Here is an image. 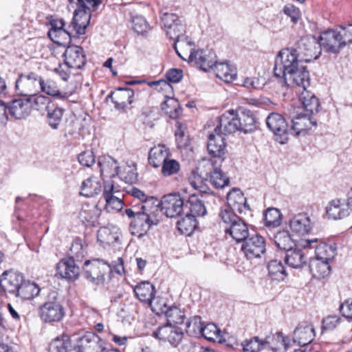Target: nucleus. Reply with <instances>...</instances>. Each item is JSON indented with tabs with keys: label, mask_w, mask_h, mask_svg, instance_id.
<instances>
[{
	"label": "nucleus",
	"mask_w": 352,
	"mask_h": 352,
	"mask_svg": "<svg viewBox=\"0 0 352 352\" xmlns=\"http://www.w3.org/2000/svg\"><path fill=\"white\" fill-rule=\"evenodd\" d=\"M129 192L138 199V202L132 204L131 208H126L124 210V214L131 219V233L142 236L147 233L153 225L158 223L155 214L157 211L156 199L135 187L131 188Z\"/></svg>",
	"instance_id": "1"
},
{
	"label": "nucleus",
	"mask_w": 352,
	"mask_h": 352,
	"mask_svg": "<svg viewBox=\"0 0 352 352\" xmlns=\"http://www.w3.org/2000/svg\"><path fill=\"white\" fill-rule=\"evenodd\" d=\"M321 45L325 52L338 54L346 46L352 44V24L340 25L329 29L320 35Z\"/></svg>",
	"instance_id": "2"
},
{
	"label": "nucleus",
	"mask_w": 352,
	"mask_h": 352,
	"mask_svg": "<svg viewBox=\"0 0 352 352\" xmlns=\"http://www.w3.org/2000/svg\"><path fill=\"white\" fill-rule=\"evenodd\" d=\"M301 58L294 48H286L280 51L276 57L274 73V76L280 78L281 85L287 86V76L292 74L300 66Z\"/></svg>",
	"instance_id": "3"
},
{
	"label": "nucleus",
	"mask_w": 352,
	"mask_h": 352,
	"mask_svg": "<svg viewBox=\"0 0 352 352\" xmlns=\"http://www.w3.org/2000/svg\"><path fill=\"white\" fill-rule=\"evenodd\" d=\"M219 218L226 235H230L236 242L244 241L249 236L248 225L243 217L226 210L219 212Z\"/></svg>",
	"instance_id": "4"
},
{
	"label": "nucleus",
	"mask_w": 352,
	"mask_h": 352,
	"mask_svg": "<svg viewBox=\"0 0 352 352\" xmlns=\"http://www.w3.org/2000/svg\"><path fill=\"white\" fill-rule=\"evenodd\" d=\"M161 21L163 24L166 36L174 40V48L179 56L183 58L177 49V44L190 43L186 41V25L182 23L178 16L174 13L162 12Z\"/></svg>",
	"instance_id": "5"
},
{
	"label": "nucleus",
	"mask_w": 352,
	"mask_h": 352,
	"mask_svg": "<svg viewBox=\"0 0 352 352\" xmlns=\"http://www.w3.org/2000/svg\"><path fill=\"white\" fill-rule=\"evenodd\" d=\"M320 38L312 35L303 36L296 43L297 52L303 62L309 63L318 59L322 52Z\"/></svg>",
	"instance_id": "6"
},
{
	"label": "nucleus",
	"mask_w": 352,
	"mask_h": 352,
	"mask_svg": "<svg viewBox=\"0 0 352 352\" xmlns=\"http://www.w3.org/2000/svg\"><path fill=\"white\" fill-rule=\"evenodd\" d=\"M38 314L45 323L59 322L65 317V311L63 305L54 295L40 305Z\"/></svg>",
	"instance_id": "7"
},
{
	"label": "nucleus",
	"mask_w": 352,
	"mask_h": 352,
	"mask_svg": "<svg viewBox=\"0 0 352 352\" xmlns=\"http://www.w3.org/2000/svg\"><path fill=\"white\" fill-rule=\"evenodd\" d=\"M91 19L90 1L89 0H77V8L70 23V28L75 30L77 35H84Z\"/></svg>",
	"instance_id": "8"
},
{
	"label": "nucleus",
	"mask_w": 352,
	"mask_h": 352,
	"mask_svg": "<svg viewBox=\"0 0 352 352\" xmlns=\"http://www.w3.org/2000/svg\"><path fill=\"white\" fill-rule=\"evenodd\" d=\"M41 76L34 72L20 74L15 82V91L19 96H30L39 92Z\"/></svg>",
	"instance_id": "9"
},
{
	"label": "nucleus",
	"mask_w": 352,
	"mask_h": 352,
	"mask_svg": "<svg viewBox=\"0 0 352 352\" xmlns=\"http://www.w3.org/2000/svg\"><path fill=\"white\" fill-rule=\"evenodd\" d=\"M157 205L160 206L161 211L167 217L174 218L181 215L184 212V199L178 192L164 195L161 201Z\"/></svg>",
	"instance_id": "10"
},
{
	"label": "nucleus",
	"mask_w": 352,
	"mask_h": 352,
	"mask_svg": "<svg viewBox=\"0 0 352 352\" xmlns=\"http://www.w3.org/2000/svg\"><path fill=\"white\" fill-rule=\"evenodd\" d=\"M267 128L274 134L276 141L285 144L289 139V127L285 118L280 113H271L266 119Z\"/></svg>",
	"instance_id": "11"
},
{
	"label": "nucleus",
	"mask_w": 352,
	"mask_h": 352,
	"mask_svg": "<svg viewBox=\"0 0 352 352\" xmlns=\"http://www.w3.org/2000/svg\"><path fill=\"white\" fill-rule=\"evenodd\" d=\"M230 211L232 214H246L250 212V207L247 204V199L243 192L238 188H233L227 195V205L221 208L220 212Z\"/></svg>",
	"instance_id": "12"
},
{
	"label": "nucleus",
	"mask_w": 352,
	"mask_h": 352,
	"mask_svg": "<svg viewBox=\"0 0 352 352\" xmlns=\"http://www.w3.org/2000/svg\"><path fill=\"white\" fill-rule=\"evenodd\" d=\"M153 336L160 340L168 342L173 347H177L183 340L184 332L176 325L165 324L159 327L153 333Z\"/></svg>",
	"instance_id": "13"
},
{
	"label": "nucleus",
	"mask_w": 352,
	"mask_h": 352,
	"mask_svg": "<svg viewBox=\"0 0 352 352\" xmlns=\"http://www.w3.org/2000/svg\"><path fill=\"white\" fill-rule=\"evenodd\" d=\"M207 149L208 154L217 160L212 162L214 166L219 161L221 164L224 160V155L226 149V143L224 136L220 133H215V131L208 135Z\"/></svg>",
	"instance_id": "14"
},
{
	"label": "nucleus",
	"mask_w": 352,
	"mask_h": 352,
	"mask_svg": "<svg viewBox=\"0 0 352 352\" xmlns=\"http://www.w3.org/2000/svg\"><path fill=\"white\" fill-rule=\"evenodd\" d=\"M188 61L194 63L200 69L208 72L213 69L217 60L215 52L212 50H198L190 52Z\"/></svg>",
	"instance_id": "15"
},
{
	"label": "nucleus",
	"mask_w": 352,
	"mask_h": 352,
	"mask_svg": "<svg viewBox=\"0 0 352 352\" xmlns=\"http://www.w3.org/2000/svg\"><path fill=\"white\" fill-rule=\"evenodd\" d=\"M315 338V329L312 324L307 322L300 323L294 331V342H297L302 346H307ZM304 352H318V349L307 350V347L304 349Z\"/></svg>",
	"instance_id": "16"
},
{
	"label": "nucleus",
	"mask_w": 352,
	"mask_h": 352,
	"mask_svg": "<svg viewBox=\"0 0 352 352\" xmlns=\"http://www.w3.org/2000/svg\"><path fill=\"white\" fill-rule=\"evenodd\" d=\"M240 122L237 118L236 112L229 110L223 113L218 118V124L215 127V133H220L223 135L232 134L239 131Z\"/></svg>",
	"instance_id": "17"
},
{
	"label": "nucleus",
	"mask_w": 352,
	"mask_h": 352,
	"mask_svg": "<svg viewBox=\"0 0 352 352\" xmlns=\"http://www.w3.org/2000/svg\"><path fill=\"white\" fill-rule=\"evenodd\" d=\"M241 250L248 259L260 258L265 252V241L261 235H253L243 241Z\"/></svg>",
	"instance_id": "18"
},
{
	"label": "nucleus",
	"mask_w": 352,
	"mask_h": 352,
	"mask_svg": "<svg viewBox=\"0 0 352 352\" xmlns=\"http://www.w3.org/2000/svg\"><path fill=\"white\" fill-rule=\"evenodd\" d=\"M24 277L20 272L10 270L1 276L0 285L6 293L16 296Z\"/></svg>",
	"instance_id": "19"
},
{
	"label": "nucleus",
	"mask_w": 352,
	"mask_h": 352,
	"mask_svg": "<svg viewBox=\"0 0 352 352\" xmlns=\"http://www.w3.org/2000/svg\"><path fill=\"white\" fill-rule=\"evenodd\" d=\"M10 116L24 119L31 113V103L27 96H21L6 103Z\"/></svg>",
	"instance_id": "20"
},
{
	"label": "nucleus",
	"mask_w": 352,
	"mask_h": 352,
	"mask_svg": "<svg viewBox=\"0 0 352 352\" xmlns=\"http://www.w3.org/2000/svg\"><path fill=\"white\" fill-rule=\"evenodd\" d=\"M63 56L66 65L70 68L81 69L87 62L83 49L78 45H69Z\"/></svg>",
	"instance_id": "21"
},
{
	"label": "nucleus",
	"mask_w": 352,
	"mask_h": 352,
	"mask_svg": "<svg viewBox=\"0 0 352 352\" xmlns=\"http://www.w3.org/2000/svg\"><path fill=\"white\" fill-rule=\"evenodd\" d=\"M316 124L317 121L311 115L298 114L292 119V125L289 128V135L298 136L305 134L307 131L311 129L312 126H316Z\"/></svg>",
	"instance_id": "22"
},
{
	"label": "nucleus",
	"mask_w": 352,
	"mask_h": 352,
	"mask_svg": "<svg viewBox=\"0 0 352 352\" xmlns=\"http://www.w3.org/2000/svg\"><path fill=\"white\" fill-rule=\"evenodd\" d=\"M133 96L134 91L131 89L120 87L111 91L107 96V99L111 100L116 109L123 110L133 102Z\"/></svg>",
	"instance_id": "23"
},
{
	"label": "nucleus",
	"mask_w": 352,
	"mask_h": 352,
	"mask_svg": "<svg viewBox=\"0 0 352 352\" xmlns=\"http://www.w3.org/2000/svg\"><path fill=\"white\" fill-rule=\"evenodd\" d=\"M57 274L61 278L69 280H75L78 278L80 270L76 265L75 260L71 257L61 259L56 265Z\"/></svg>",
	"instance_id": "24"
},
{
	"label": "nucleus",
	"mask_w": 352,
	"mask_h": 352,
	"mask_svg": "<svg viewBox=\"0 0 352 352\" xmlns=\"http://www.w3.org/2000/svg\"><path fill=\"white\" fill-rule=\"evenodd\" d=\"M349 203L341 199L331 201L327 207L326 213L329 218L333 220L343 219L351 212Z\"/></svg>",
	"instance_id": "25"
},
{
	"label": "nucleus",
	"mask_w": 352,
	"mask_h": 352,
	"mask_svg": "<svg viewBox=\"0 0 352 352\" xmlns=\"http://www.w3.org/2000/svg\"><path fill=\"white\" fill-rule=\"evenodd\" d=\"M100 338L95 333H89L80 338L78 344L75 346L76 352H100L104 350L99 344Z\"/></svg>",
	"instance_id": "26"
},
{
	"label": "nucleus",
	"mask_w": 352,
	"mask_h": 352,
	"mask_svg": "<svg viewBox=\"0 0 352 352\" xmlns=\"http://www.w3.org/2000/svg\"><path fill=\"white\" fill-rule=\"evenodd\" d=\"M292 231L299 235L309 234L312 229V223L307 214L298 213L289 221Z\"/></svg>",
	"instance_id": "27"
},
{
	"label": "nucleus",
	"mask_w": 352,
	"mask_h": 352,
	"mask_svg": "<svg viewBox=\"0 0 352 352\" xmlns=\"http://www.w3.org/2000/svg\"><path fill=\"white\" fill-rule=\"evenodd\" d=\"M120 236V230L116 226L102 227L98 230L97 240L105 248L118 242Z\"/></svg>",
	"instance_id": "28"
},
{
	"label": "nucleus",
	"mask_w": 352,
	"mask_h": 352,
	"mask_svg": "<svg viewBox=\"0 0 352 352\" xmlns=\"http://www.w3.org/2000/svg\"><path fill=\"white\" fill-rule=\"evenodd\" d=\"M135 297L142 302L151 306L155 296V288L148 281H142L133 288Z\"/></svg>",
	"instance_id": "29"
},
{
	"label": "nucleus",
	"mask_w": 352,
	"mask_h": 352,
	"mask_svg": "<svg viewBox=\"0 0 352 352\" xmlns=\"http://www.w3.org/2000/svg\"><path fill=\"white\" fill-rule=\"evenodd\" d=\"M114 186L113 184H105L104 187L103 196L106 201V210L110 212H119L124 206L122 200L114 195Z\"/></svg>",
	"instance_id": "30"
},
{
	"label": "nucleus",
	"mask_w": 352,
	"mask_h": 352,
	"mask_svg": "<svg viewBox=\"0 0 352 352\" xmlns=\"http://www.w3.org/2000/svg\"><path fill=\"white\" fill-rule=\"evenodd\" d=\"M307 258L303 250L298 248H292L285 251V263L294 269L303 267L307 265Z\"/></svg>",
	"instance_id": "31"
},
{
	"label": "nucleus",
	"mask_w": 352,
	"mask_h": 352,
	"mask_svg": "<svg viewBox=\"0 0 352 352\" xmlns=\"http://www.w3.org/2000/svg\"><path fill=\"white\" fill-rule=\"evenodd\" d=\"M170 155V150L166 145L158 144L150 150L148 160L153 167L159 168Z\"/></svg>",
	"instance_id": "32"
},
{
	"label": "nucleus",
	"mask_w": 352,
	"mask_h": 352,
	"mask_svg": "<svg viewBox=\"0 0 352 352\" xmlns=\"http://www.w3.org/2000/svg\"><path fill=\"white\" fill-rule=\"evenodd\" d=\"M98 165L100 168V174L104 177L112 178L119 175L120 166L118 162L110 156L99 157Z\"/></svg>",
	"instance_id": "33"
},
{
	"label": "nucleus",
	"mask_w": 352,
	"mask_h": 352,
	"mask_svg": "<svg viewBox=\"0 0 352 352\" xmlns=\"http://www.w3.org/2000/svg\"><path fill=\"white\" fill-rule=\"evenodd\" d=\"M84 277L89 282L96 285L102 284L104 281V273L102 272L99 261L91 263L87 261L85 263Z\"/></svg>",
	"instance_id": "34"
},
{
	"label": "nucleus",
	"mask_w": 352,
	"mask_h": 352,
	"mask_svg": "<svg viewBox=\"0 0 352 352\" xmlns=\"http://www.w3.org/2000/svg\"><path fill=\"white\" fill-rule=\"evenodd\" d=\"M240 122L239 131L244 133H252L256 129V118L254 113L248 109H240L236 112Z\"/></svg>",
	"instance_id": "35"
},
{
	"label": "nucleus",
	"mask_w": 352,
	"mask_h": 352,
	"mask_svg": "<svg viewBox=\"0 0 352 352\" xmlns=\"http://www.w3.org/2000/svg\"><path fill=\"white\" fill-rule=\"evenodd\" d=\"M186 213L197 218V217H204L206 214L207 210L203 201L197 195L193 194L188 197L185 203L184 210Z\"/></svg>",
	"instance_id": "36"
},
{
	"label": "nucleus",
	"mask_w": 352,
	"mask_h": 352,
	"mask_svg": "<svg viewBox=\"0 0 352 352\" xmlns=\"http://www.w3.org/2000/svg\"><path fill=\"white\" fill-rule=\"evenodd\" d=\"M102 191V184L96 176H91L82 182L80 195L86 197H94Z\"/></svg>",
	"instance_id": "37"
},
{
	"label": "nucleus",
	"mask_w": 352,
	"mask_h": 352,
	"mask_svg": "<svg viewBox=\"0 0 352 352\" xmlns=\"http://www.w3.org/2000/svg\"><path fill=\"white\" fill-rule=\"evenodd\" d=\"M298 98L303 108L309 114L312 115L318 111L320 107L318 98L307 89L302 90L299 94Z\"/></svg>",
	"instance_id": "38"
},
{
	"label": "nucleus",
	"mask_w": 352,
	"mask_h": 352,
	"mask_svg": "<svg viewBox=\"0 0 352 352\" xmlns=\"http://www.w3.org/2000/svg\"><path fill=\"white\" fill-rule=\"evenodd\" d=\"M292 82L302 89H306L310 85L309 72L306 67L301 65L292 74L287 76V80Z\"/></svg>",
	"instance_id": "39"
},
{
	"label": "nucleus",
	"mask_w": 352,
	"mask_h": 352,
	"mask_svg": "<svg viewBox=\"0 0 352 352\" xmlns=\"http://www.w3.org/2000/svg\"><path fill=\"white\" fill-rule=\"evenodd\" d=\"M213 70L217 78L226 82H232L236 76V68L228 63H219L217 61Z\"/></svg>",
	"instance_id": "40"
},
{
	"label": "nucleus",
	"mask_w": 352,
	"mask_h": 352,
	"mask_svg": "<svg viewBox=\"0 0 352 352\" xmlns=\"http://www.w3.org/2000/svg\"><path fill=\"white\" fill-rule=\"evenodd\" d=\"M65 109L54 104H52L46 111L45 120L52 129H58L62 122Z\"/></svg>",
	"instance_id": "41"
},
{
	"label": "nucleus",
	"mask_w": 352,
	"mask_h": 352,
	"mask_svg": "<svg viewBox=\"0 0 352 352\" xmlns=\"http://www.w3.org/2000/svg\"><path fill=\"white\" fill-rule=\"evenodd\" d=\"M275 245L280 250L287 251L296 246L295 242L287 230H279L273 236Z\"/></svg>",
	"instance_id": "42"
},
{
	"label": "nucleus",
	"mask_w": 352,
	"mask_h": 352,
	"mask_svg": "<svg viewBox=\"0 0 352 352\" xmlns=\"http://www.w3.org/2000/svg\"><path fill=\"white\" fill-rule=\"evenodd\" d=\"M337 247L335 243H320L316 247V258L329 263L336 254Z\"/></svg>",
	"instance_id": "43"
},
{
	"label": "nucleus",
	"mask_w": 352,
	"mask_h": 352,
	"mask_svg": "<svg viewBox=\"0 0 352 352\" xmlns=\"http://www.w3.org/2000/svg\"><path fill=\"white\" fill-rule=\"evenodd\" d=\"M309 267L312 276L318 279L325 277L330 272L329 263L318 258L311 260Z\"/></svg>",
	"instance_id": "44"
},
{
	"label": "nucleus",
	"mask_w": 352,
	"mask_h": 352,
	"mask_svg": "<svg viewBox=\"0 0 352 352\" xmlns=\"http://www.w3.org/2000/svg\"><path fill=\"white\" fill-rule=\"evenodd\" d=\"M162 111L171 119H177L182 114V109L179 101L170 97H166V100L162 103Z\"/></svg>",
	"instance_id": "45"
},
{
	"label": "nucleus",
	"mask_w": 352,
	"mask_h": 352,
	"mask_svg": "<svg viewBox=\"0 0 352 352\" xmlns=\"http://www.w3.org/2000/svg\"><path fill=\"white\" fill-rule=\"evenodd\" d=\"M40 288L36 283L30 281H25L23 279L19 292L15 296L20 297L23 300H30L38 296Z\"/></svg>",
	"instance_id": "46"
},
{
	"label": "nucleus",
	"mask_w": 352,
	"mask_h": 352,
	"mask_svg": "<svg viewBox=\"0 0 352 352\" xmlns=\"http://www.w3.org/2000/svg\"><path fill=\"white\" fill-rule=\"evenodd\" d=\"M48 36L55 43L62 45L64 43V40H71L72 37H80L81 35H77L75 34V30L73 28H70V25L68 29L65 28L58 30H49Z\"/></svg>",
	"instance_id": "47"
},
{
	"label": "nucleus",
	"mask_w": 352,
	"mask_h": 352,
	"mask_svg": "<svg viewBox=\"0 0 352 352\" xmlns=\"http://www.w3.org/2000/svg\"><path fill=\"white\" fill-rule=\"evenodd\" d=\"M267 338L270 343H267V346L273 352H285L287 350L289 340L284 336L282 332H277L272 339Z\"/></svg>",
	"instance_id": "48"
},
{
	"label": "nucleus",
	"mask_w": 352,
	"mask_h": 352,
	"mask_svg": "<svg viewBox=\"0 0 352 352\" xmlns=\"http://www.w3.org/2000/svg\"><path fill=\"white\" fill-rule=\"evenodd\" d=\"M39 91L53 97H65V95H63L59 91L58 87L54 80L50 78L44 79L42 76H41L39 82Z\"/></svg>",
	"instance_id": "49"
},
{
	"label": "nucleus",
	"mask_w": 352,
	"mask_h": 352,
	"mask_svg": "<svg viewBox=\"0 0 352 352\" xmlns=\"http://www.w3.org/2000/svg\"><path fill=\"white\" fill-rule=\"evenodd\" d=\"M49 351L50 352H76L75 346L72 348L67 336L54 339L50 344Z\"/></svg>",
	"instance_id": "50"
},
{
	"label": "nucleus",
	"mask_w": 352,
	"mask_h": 352,
	"mask_svg": "<svg viewBox=\"0 0 352 352\" xmlns=\"http://www.w3.org/2000/svg\"><path fill=\"white\" fill-rule=\"evenodd\" d=\"M178 230L183 234L190 236L198 226L195 217L186 213V216L177 223Z\"/></svg>",
	"instance_id": "51"
},
{
	"label": "nucleus",
	"mask_w": 352,
	"mask_h": 352,
	"mask_svg": "<svg viewBox=\"0 0 352 352\" xmlns=\"http://www.w3.org/2000/svg\"><path fill=\"white\" fill-rule=\"evenodd\" d=\"M28 98L31 103V109H34L39 111H47L52 104L48 97L36 93L28 96Z\"/></svg>",
	"instance_id": "52"
},
{
	"label": "nucleus",
	"mask_w": 352,
	"mask_h": 352,
	"mask_svg": "<svg viewBox=\"0 0 352 352\" xmlns=\"http://www.w3.org/2000/svg\"><path fill=\"white\" fill-rule=\"evenodd\" d=\"M270 276L275 280H283L287 274L280 261L272 260L267 265Z\"/></svg>",
	"instance_id": "53"
},
{
	"label": "nucleus",
	"mask_w": 352,
	"mask_h": 352,
	"mask_svg": "<svg viewBox=\"0 0 352 352\" xmlns=\"http://www.w3.org/2000/svg\"><path fill=\"white\" fill-rule=\"evenodd\" d=\"M265 226L269 228H276L282 222V214L278 209L271 208L265 210L264 214Z\"/></svg>",
	"instance_id": "54"
},
{
	"label": "nucleus",
	"mask_w": 352,
	"mask_h": 352,
	"mask_svg": "<svg viewBox=\"0 0 352 352\" xmlns=\"http://www.w3.org/2000/svg\"><path fill=\"white\" fill-rule=\"evenodd\" d=\"M210 182L216 188H223L229 185L230 179L217 167H214L210 174Z\"/></svg>",
	"instance_id": "55"
},
{
	"label": "nucleus",
	"mask_w": 352,
	"mask_h": 352,
	"mask_svg": "<svg viewBox=\"0 0 352 352\" xmlns=\"http://www.w3.org/2000/svg\"><path fill=\"white\" fill-rule=\"evenodd\" d=\"M167 319L166 324H182L185 319L184 313L177 306H171L164 311Z\"/></svg>",
	"instance_id": "56"
},
{
	"label": "nucleus",
	"mask_w": 352,
	"mask_h": 352,
	"mask_svg": "<svg viewBox=\"0 0 352 352\" xmlns=\"http://www.w3.org/2000/svg\"><path fill=\"white\" fill-rule=\"evenodd\" d=\"M267 343H270L268 338L260 340L258 337H254L250 340H245L242 345L244 351L259 352L261 349L267 347Z\"/></svg>",
	"instance_id": "57"
},
{
	"label": "nucleus",
	"mask_w": 352,
	"mask_h": 352,
	"mask_svg": "<svg viewBox=\"0 0 352 352\" xmlns=\"http://www.w3.org/2000/svg\"><path fill=\"white\" fill-rule=\"evenodd\" d=\"M100 215V211L96 206L86 205L82 206L79 216L83 221L87 223H94L98 216Z\"/></svg>",
	"instance_id": "58"
},
{
	"label": "nucleus",
	"mask_w": 352,
	"mask_h": 352,
	"mask_svg": "<svg viewBox=\"0 0 352 352\" xmlns=\"http://www.w3.org/2000/svg\"><path fill=\"white\" fill-rule=\"evenodd\" d=\"M203 323L200 316H195L190 318L186 323V331L192 337H198L201 333Z\"/></svg>",
	"instance_id": "59"
},
{
	"label": "nucleus",
	"mask_w": 352,
	"mask_h": 352,
	"mask_svg": "<svg viewBox=\"0 0 352 352\" xmlns=\"http://www.w3.org/2000/svg\"><path fill=\"white\" fill-rule=\"evenodd\" d=\"M161 173L164 177H169L177 174L180 170L179 163L169 157L161 165Z\"/></svg>",
	"instance_id": "60"
},
{
	"label": "nucleus",
	"mask_w": 352,
	"mask_h": 352,
	"mask_svg": "<svg viewBox=\"0 0 352 352\" xmlns=\"http://www.w3.org/2000/svg\"><path fill=\"white\" fill-rule=\"evenodd\" d=\"M221 331L214 323H207L202 326L200 336L208 340L214 341L220 336Z\"/></svg>",
	"instance_id": "61"
},
{
	"label": "nucleus",
	"mask_w": 352,
	"mask_h": 352,
	"mask_svg": "<svg viewBox=\"0 0 352 352\" xmlns=\"http://www.w3.org/2000/svg\"><path fill=\"white\" fill-rule=\"evenodd\" d=\"M123 170H120L118 177L125 181L126 183L132 184L138 180V175L135 173V168L130 166H125Z\"/></svg>",
	"instance_id": "62"
},
{
	"label": "nucleus",
	"mask_w": 352,
	"mask_h": 352,
	"mask_svg": "<svg viewBox=\"0 0 352 352\" xmlns=\"http://www.w3.org/2000/svg\"><path fill=\"white\" fill-rule=\"evenodd\" d=\"M176 142L179 148H184L188 146V137L186 135V128L180 123L177 122V129L175 133Z\"/></svg>",
	"instance_id": "63"
},
{
	"label": "nucleus",
	"mask_w": 352,
	"mask_h": 352,
	"mask_svg": "<svg viewBox=\"0 0 352 352\" xmlns=\"http://www.w3.org/2000/svg\"><path fill=\"white\" fill-rule=\"evenodd\" d=\"M133 30L138 34H144L149 30V25L146 19L142 16H135L132 19Z\"/></svg>",
	"instance_id": "64"
}]
</instances>
